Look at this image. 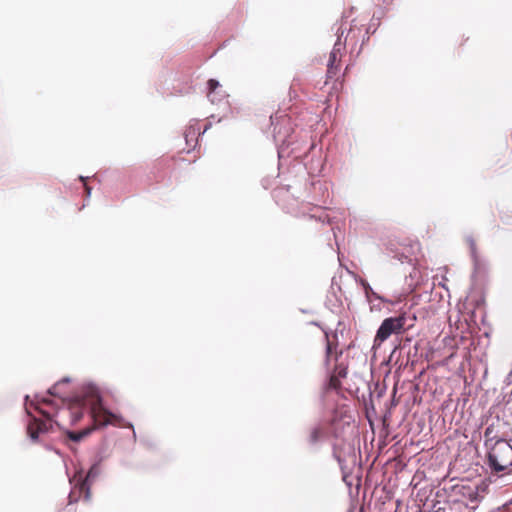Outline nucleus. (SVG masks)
Returning a JSON list of instances; mask_svg holds the SVG:
<instances>
[{
    "instance_id": "12",
    "label": "nucleus",
    "mask_w": 512,
    "mask_h": 512,
    "mask_svg": "<svg viewBox=\"0 0 512 512\" xmlns=\"http://www.w3.org/2000/svg\"><path fill=\"white\" fill-rule=\"evenodd\" d=\"M328 387L330 389H335V390L339 389L341 387V381H340L339 377L336 375H331V377L329 379Z\"/></svg>"
},
{
    "instance_id": "3",
    "label": "nucleus",
    "mask_w": 512,
    "mask_h": 512,
    "mask_svg": "<svg viewBox=\"0 0 512 512\" xmlns=\"http://www.w3.org/2000/svg\"><path fill=\"white\" fill-rule=\"evenodd\" d=\"M406 324V314L401 313L397 317H389L383 320L377 330L374 342L380 345L386 341L392 334H400L404 331Z\"/></svg>"
},
{
    "instance_id": "7",
    "label": "nucleus",
    "mask_w": 512,
    "mask_h": 512,
    "mask_svg": "<svg viewBox=\"0 0 512 512\" xmlns=\"http://www.w3.org/2000/svg\"><path fill=\"white\" fill-rule=\"evenodd\" d=\"M485 446L494 443L499 438L498 424L491 423L487 426L484 432Z\"/></svg>"
},
{
    "instance_id": "17",
    "label": "nucleus",
    "mask_w": 512,
    "mask_h": 512,
    "mask_svg": "<svg viewBox=\"0 0 512 512\" xmlns=\"http://www.w3.org/2000/svg\"><path fill=\"white\" fill-rule=\"evenodd\" d=\"M364 286H365L366 291H367L368 289H370V286H369L367 283H365V284H364Z\"/></svg>"
},
{
    "instance_id": "8",
    "label": "nucleus",
    "mask_w": 512,
    "mask_h": 512,
    "mask_svg": "<svg viewBox=\"0 0 512 512\" xmlns=\"http://www.w3.org/2000/svg\"><path fill=\"white\" fill-rule=\"evenodd\" d=\"M325 339H326V359L327 362L330 360V358L334 355V359L337 360L338 356L342 354V352H337V344H334L330 338L328 333H325Z\"/></svg>"
},
{
    "instance_id": "4",
    "label": "nucleus",
    "mask_w": 512,
    "mask_h": 512,
    "mask_svg": "<svg viewBox=\"0 0 512 512\" xmlns=\"http://www.w3.org/2000/svg\"><path fill=\"white\" fill-rule=\"evenodd\" d=\"M95 477L93 469H90L85 479L80 478L69 494V503L77 502L84 495L86 500L90 499V481Z\"/></svg>"
},
{
    "instance_id": "5",
    "label": "nucleus",
    "mask_w": 512,
    "mask_h": 512,
    "mask_svg": "<svg viewBox=\"0 0 512 512\" xmlns=\"http://www.w3.org/2000/svg\"><path fill=\"white\" fill-rule=\"evenodd\" d=\"M454 492L461 497L462 501L466 502V505L474 509L479 502L480 496L478 487L469 484H461L453 487Z\"/></svg>"
},
{
    "instance_id": "14",
    "label": "nucleus",
    "mask_w": 512,
    "mask_h": 512,
    "mask_svg": "<svg viewBox=\"0 0 512 512\" xmlns=\"http://www.w3.org/2000/svg\"><path fill=\"white\" fill-rule=\"evenodd\" d=\"M81 181L85 182V179L83 177H80ZM84 188L86 192V196L89 197L91 194V187H89L86 183H84Z\"/></svg>"
},
{
    "instance_id": "10",
    "label": "nucleus",
    "mask_w": 512,
    "mask_h": 512,
    "mask_svg": "<svg viewBox=\"0 0 512 512\" xmlns=\"http://www.w3.org/2000/svg\"><path fill=\"white\" fill-rule=\"evenodd\" d=\"M340 68H341V65L333 66L332 64H327V74H326V82L325 83H328L329 80H332L335 77H337L339 74Z\"/></svg>"
},
{
    "instance_id": "1",
    "label": "nucleus",
    "mask_w": 512,
    "mask_h": 512,
    "mask_svg": "<svg viewBox=\"0 0 512 512\" xmlns=\"http://www.w3.org/2000/svg\"><path fill=\"white\" fill-rule=\"evenodd\" d=\"M31 406H34V409L45 417L44 420L36 417L30 420L27 426V433L33 441L38 440L40 433L48 432L52 428L53 423L59 427L62 426L67 416L71 418V424H76L81 420L84 413L88 412L94 423L93 427H88L78 432L67 431V437L74 442L81 441L95 428L115 424L119 419L117 415L102 406L100 395L93 389L88 390L82 396L70 399L67 407L61 409H56L54 401L46 397L40 400L37 399L35 404L31 403Z\"/></svg>"
},
{
    "instance_id": "15",
    "label": "nucleus",
    "mask_w": 512,
    "mask_h": 512,
    "mask_svg": "<svg viewBox=\"0 0 512 512\" xmlns=\"http://www.w3.org/2000/svg\"><path fill=\"white\" fill-rule=\"evenodd\" d=\"M336 376H338L339 378L340 377H345L346 376V370L345 369H340Z\"/></svg>"
},
{
    "instance_id": "16",
    "label": "nucleus",
    "mask_w": 512,
    "mask_h": 512,
    "mask_svg": "<svg viewBox=\"0 0 512 512\" xmlns=\"http://www.w3.org/2000/svg\"><path fill=\"white\" fill-rule=\"evenodd\" d=\"M282 121H283V122H289V118L284 117V118L282 119Z\"/></svg>"
},
{
    "instance_id": "11",
    "label": "nucleus",
    "mask_w": 512,
    "mask_h": 512,
    "mask_svg": "<svg viewBox=\"0 0 512 512\" xmlns=\"http://www.w3.org/2000/svg\"><path fill=\"white\" fill-rule=\"evenodd\" d=\"M323 435V430L321 427H314L311 431H310V435H309V442L311 444H315L317 443L320 438L322 437Z\"/></svg>"
},
{
    "instance_id": "13",
    "label": "nucleus",
    "mask_w": 512,
    "mask_h": 512,
    "mask_svg": "<svg viewBox=\"0 0 512 512\" xmlns=\"http://www.w3.org/2000/svg\"><path fill=\"white\" fill-rule=\"evenodd\" d=\"M207 84H208L209 94L214 92L219 87V82L215 79H210Z\"/></svg>"
},
{
    "instance_id": "2",
    "label": "nucleus",
    "mask_w": 512,
    "mask_h": 512,
    "mask_svg": "<svg viewBox=\"0 0 512 512\" xmlns=\"http://www.w3.org/2000/svg\"><path fill=\"white\" fill-rule=\"evenodd\" d=\"M488 449V465L492 472L512 471V445L505 439H497L485 446Z\"/></svg>"
},
{
    "instance_id": "6",
    "label": "nucleus",
    "mask_w": 512,
    "mask_h": 512,
    "mask_svg": "<svg viewBox=\"0 0 512 512\" xmlns=\"http://www.w3.org/2000/svg\"><path fill=\"white\" fill-rule=\"evenodd\" d=\"M343 33L344 31L341 30V33L338 34V39L329 56L328 64H332L333 66L341 65V59L345 50V43L341 42V36Z\"/></svg>"
},
{
    "instance_id": "9",
    "label": "nucleus",
    "mask_w": 512,
    "mask_h": 512,
    "mask_svg": "<svg viewBox=\"0 0 512 512\" xmlns=\"http://www.w3.org/2000/svg\"><path fill=\"white\" fill-rule=\"evenodd\" d=\"M69 382H70L69 378H63L62 380L57 382L54 386H52L48 390V394L51 395V396H55V397L61 398V401L64 404L65 403V399L62 397L63 392H62L61 388H62L63 385H66Z\"/></svg>"
}]
</instances>
